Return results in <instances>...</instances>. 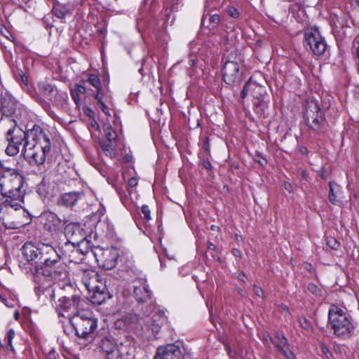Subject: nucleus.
Returning a JSON list of instances; mask_svg holds the SVG:
<instances>
[{"label":"nucleus","instance_id":"f257e3e1","mask_svg":"<svg viewBox=\"0 0 359 359\" xmlns=\"http://www.w3.org/2000/svg\"><path fill=\"white\" fill-rule=\"evenodd\" d=\"M22 252L24 258L32 265L30 271L36 284L35 290L42 292L46 290L53 297L54 292L50 288L51 283L65 280L69 276L61 255L51 245L43 243H25Z\"/></svg>","mask_w":359,"mask_h":359},{"label":"nucleus","instance_id":"f03ea898","mask_svg":"<svg viewBox=\"0 0 359 359\" xmlns=\"http://www.w3.org/2000/svg\"><path fill=\"white\" fill-rule=\"evenodd\" d=\"M22 177L19 174L6 170L0 175V191L4 198L0 207V220H5V213H8L9 208L18 210L22 208Z\"/></svg>","mask_w":359,"mask_h":359},{"label":"nucleus","instance_id":"7ed1b4c3","mask_svg":"<svg viewBox=\"0 0 359 359\" xmlns=\"http://www.w3.org/2000/svg\"><path fill=\"white\" fill-rule=\"evenodd\" d=\"M29 137L30 141H27L22 147L24 156L30 163L41 165L45 162L46 155L50 151V139L37 125L29 130Z\"/></svg>","mask_w":359,"mask_h":359},{"label":"nucleus","instance_id":"20e7f679","mask_svg":"<svg viewBox=\"0 0 359 359\" xmlns=\"http://www.w3.org/2000/svg\"><path fill=\"white\" fill-rule=\"evenodd\" d=\"M68 323L75 335L85 340L93 338L98 325L97 318L88 310H79L74 313L73 316H68Z\"/></svg>","mask_w":359,"mask_h":359},{"label":"nucleus","instance_id":"39448f33","mask_svg":"<svg viewBox=\"0 0 359 359\" xmlns=\"http://www.w3.org/2000/svg\"><path fill=\"white\" fill-rule=\"evenodd\" d=\"M328 323L333 334L338 338L347 339L354 334L355 326L351 316L338 306L332 305L330 308Z\"/></svg>","mask_w":359,"mask_h":359},{"label":"nucleus","instance_id":"423d86ee","mask_svg":"<svg viewBox=\"0 0 359 359\" xmlns=\"http://www.w3.org/2000/svg\"><path fill=\"white\" fill-rule=\"evenodd\" d=\"M6 140L8 143L5 149L6 154L10 156H14L19 153L21 146L23 147L27 141H30L29 130L25 132L15 126L6 132Z\"/></svg>","mask_w":359,"mask_h":359},{"label":"nucleus","instance_id":"0eeeda50","mask_svg":"<svg viewBox=\"0 0 359 359\" xmlns=\"http://www.w3.org/2000/svg\"><path fill=\"white\" fill-rule=\"evenodd\" d=\"M93 255L97 264L107 270L115 267L118 259V252L114 248H103L96 245L93 248Z\"/></svg>","mask_w":359,"mask_h":359},{"label":"nucleus","instance_id":"6e6552de","mask_svg":"<svg viewBox=\"0 0 359 359\" xmlns=\"http://www.w3.org/2000/svg\"><path fill=\"white\" fill-rule=\"evenodd\" d=\"M83 301L79 295L74 294L71 297H62L56 303L55 310L59 317H66L68 319V316H73L72 312L74 310H79L81 306V302Z\"/></svg>","mask_w":359,"mask_h":359},{"label":"nucleus","instance_id":"1a4fd4ad","mask_svg":"<svg viewBox=\"0 0 359 359\" xmlns=\"http://www.w3.org/2000/svg\"><path fill=\"white\" fill-rule=\"evenodd\" d=\"M315 111L306 109L304 113V119L307 126L312 130L318 133H324L325 130L326 120L322 115L319 107L315 105Z\"/></svg>","mask_w":359,"mask_h":359},{"label":"nucleus","instance_id":"9d476101","mask_svg":"<svg viewBox=\"0 0 359 359\" xmlns=\"http://www.w3.org/2000/svg\"><path fill=\"white\" fill-rule=\"evenodd\" d=\"M304 39L306 45L309 46L311 51L316 55H323L327 49V45L325 39L317 31L306 32Z\"/></svg>","mask_w":359,"mask_h":359},{"label":"nucleus","instance_id":"9b49d317","mask_svg":"<svg viewBox=\"0 0 359 359\" xmlns=\"http://www.w3.org/2000/svg\"><path fill=\"white\" fill-rule=\"evenodd\" d=\"M65 234L67 241L77 244L88 239V233L83 226L78 223H69L65 227Z\"/></svg>","mask_w":359,"mask_h":359},{"label":"nucleus","instance_id":"f8f14e48","mask_svg":"<svg viewBox=\"0 0 359 359\" xmlns=\"http://www.w3.org/2000/svg\"><path fill=\"white\" fill-rule=\"evenodd\" d=\"M222 77L228 85L238 84L241 81L238 63L235 61H226L222 68Z\"/></svg>","mask_w":359,"mask_h":359},{"label":"nucleus","instance_id":"ddd939ff","mask_svg":"<svg viewBox=\"0 0 359 359\" xmlns=\"http://www.w3.org/2000/svg\"><path fill=\"white\" fill-rule=\"evenodd\" d=\"M166 317L163 311H158L147 321L145 325L146 331L142 334L144 337L150 338L154 337L161 330V326L165 321Z\"/></svg>","mask_w":359,"mask_h":359},{"label":"nucleus","instance_id":"4468645a","mask_svg":"<svg viewBox=\"0 0 359 359\" xmlns=\"http://www.w3.org/2000/svg\"><path fill=\"white\" fill-rule=\"evenodd\" d=\"M99 346L105 353L107 359H118L119 358V351L111 335L104 336L100 342Z\"/></svg>","mask_w":359,"mask_h":359},{"label":"nucleus","instance_id":"2eb2a0df","mask_svg":"<svg viewBox=\"0 0 359 359\" xmlns=\"http://www.w3.org/2000/svg\"><path fill=\"white\" fill-rule=\"evenodd\" d=\"M181 355L180 348L174 344H170L158 347L154 359H180Z\"/></svg>","mask_w":359,"mask_h":359},{"label":"nucleus","instance_id":"dca6fc26","mask_svg":"<svg viewBox=\"0 0 359 359\" xmlns=\"http://www.w3.org/2000/svg\"><path fill=\"white\" fill-rule=\"evenodd\" d=\"M61 252L69 262L79 264L83 262V256L79 252L76 244L70 242H65L61 247Z\"/></svg>","mask_w":359,"mask_h":359},{"label":"nucleus","instance_id":"f3484780","mask_svg":"<svg viewBox=\"0 0 359 359\" xmlns=\"http://www.w3.org/2000/svg\"><path fill=\"white\" fill-rule=\"evenodd\" d=\"M140 285L135 286L133 288L134 297L139 303L147 302L151 299L152 292L145 278L140 279Z\"/></svg>","mask_w":359,"mask_h":359},{"label":"nucleus","instance_id":"a211bd4d","mask_svg":"<svg viewBox=\"0 0 359 359\" xmlns=\"http://www.w3.org/2000/svg\"><path fill=\"white\" fill-rule=\"evenodd\" d=\"M81 282L89 292L91 290H95L97 286L100 285V283H102L96 272L89 270L83 272Z\"/></svg>","mask_w":359,"mask_h":359},{"label":"nucleus","instance_id":"6ab92c4d","mask_svg":"<svg viewBox=\"0 0 359 359\" xmlns=\"http://www.w3.org/2000/svg\"><path fill=\"white\" fill-rule=\"evenodd\" d=\"M90 300L94 304H102L107 299L110 298L106 285L104 283H100L95 290H91Z\"/></svg>","mask_w":359,"mask_h":359},{"label":"nucleus","instance_id":"aec40b11","mask_svg":"<svg viewBox=\"0 0 359 359\" xmlns=\"http://www.w3.org/2000/svg\"><path fill=\"white\" fill-rule=\"evenodd\" d=\"M83 196L82 191H72L63 194L57 200V203L65 207H72Z\"/></svg>","mask_w":359,"mask_h":359},{"label":"nucleus","instance_id":"412c9836","mask_svg":"<svg viewBox=\"0 0 359 359\" xmlns=\"http://www.w3.org/2000/svg\"><path fill=\"white\" fill-rule=\"evenodd\" d=\"M46 219L45 225L51 231L61 229L66 221L60 219L55 213L48 212L43 214Z\"/></svg>","mask_w":359,"mask_h":359},{"label":"nucleus","instance_id":"4be33fe9","mask_svg":"<svg viewBox=\"0 0 359 359\" xmlns=\"http://www.w3.org/2000/svg\"><path fill=\"white\" fill-rule=\"evenodd\" d=\"M102 93H95V98L97 100V107L104 112L107 116H110L111 114L109 111V107L107 103H111L112 102V96L111 92H107L104 94Z\"/></svg>","mask_w":359,"mask_h":359},{"label":"nucleus","instance_id":"5701e85b","mask_svg":"<svg viewBox=\"0 0 359 359\" xmlns=\"http://www.w3.org/2000/svg\"><path fill=\"white\" fill-rule=\"evenodd\" d=\"M74 10V7L72 4H60L55 3L53 6V13L57 18L61 20L65 18V17L68 15L72 14Z\"/></svg>","mask_w":359,"mask_h":359},{"label":"nucleus","instance_id":"b1692460","mask_svg":"<svg viewBox=\"0 0 359 359\" xmlns=\"http://www.w3.org/2000/svg\"><path fill=\"white\" fill-rule=\"evenodd\" d=\"M36 192L42 199L50 198L53 196V189L48 181L43 178L37 185Z\"/></svg>","mask_w":359,"mask_h":359},{"label":"nucleus","instance_id":"393cba45","mask_svg":"<svg viewBox=\"0 0 359 359\" xmlns=\"http://www.w3.org/2000/svg\"><path fill=\"white\" fill-rule=\"evenodd\" d=\"M67 93L56 88L48 100L57 107H63L67 104Z\"/></svg>","mask_w":359,"mask_h":359},{"label":"nucleus","instance_id":"a878e982","mask_svg":"<svg viewBox=\"0 0 359 359\" xmlns=\"http://www.w3.org/2000/svg\"><path fill=\"white\" fill-rule=\"evenodd\" d=\"M1 110L5 116H12L16 110V103L11 97H4L1 100Z\"/></svg>","mask_w":359,"mask_h":359},{"label":"nucleus","instance_id":"bb28decb","mask_svg":"<svg viewBox=\"0 0 359 359\" xmlns=\"http://www.w3.org/2000/svg\"><path fill=\"white\" fill-rule=\"evenodd\" d=\"M38 86L39 93L48 100L50 99L57 88L54 85L46 81L39 82Z\"/></svg>","mask_w":359,"mask_h":359},{"label":"nucleus","instance_id":"cd10ccee","mask_svg":"<svg viewBox=\"0 0 359 359\" xmlns=\"http://www.w3.org/2000/svg\"><path fill=\"white\" fill-rule=\"evenodd\" d=\"M87 81L93 87L97 89L96 93H102V94H104L107 92H109L108 87H103L101 84V81L98 76L95 74H88V77Z\"/></svg>","mask_w":359,"mask_h":359},{"label":"nucleus","instance_id":"c85d7f7f","mask_svg":"<svg viewBox=\"0 0 359 359\" xmlns=\"http://www.w3.org/2000/svg\"><path fill=\"white\" fill-rule=\"evenodd\" d=\"M208 20V27L210 29L217 27L220 22V16L218 14H207L203 15L201 23L203 25H205V21Z\"/></svg>","mask_w":359,"mask_h":359},{"label":"nucleus","instance_id":"c756f323","mask_svg":"<svg viewBox=\"0 0 359 359\" xmlns=\"http://www.w3.org/2000/svg\"><path fill=\"white\" fill-rule=\"evenodd\" d=\"M76 245L77 247L79 252L82 254L83 261H84V257L86 255H87L89 252H91L93 254V248L96 246L93 245L88 239L81 242V243H77L76 244Z\"/></svg>","mask_w":359,"mask_h":359},{"label":"nucleus","instance_id":"7c9ffc66","mask_svg":"<svg viewBox=\"0 0 359 359\" xmlns=\"http://www.w3.org/2000/svg\"><path fill=\"white\" fill-rule=\"evenodd\" d=\"M254 111L259 117L264 116L265 110L268 107V104L264 100H258L254 102Z\"/></svg>","mask_w":359,"mask_h":359},{"label":"nucleus","instance_id":"2f4dec72","mask_svg":"<svg viewBox=\"0 0 359 359\" xmlns=\"http://www.w3.org/2000/svg\"><path fill=\"white\" fill-rule=\"evenodd\" d=\"M275 346L287 359H295V355L289 348V344L283 346L280 344H275Z\"/></svg>","mask_w":359,"mask_h":359},{"label":"nucleus","instance_id":"473e14b6","mask_svg":"<svg viewBox=\"0 0 359 359\" xmlns=\"http://www.w3.org/2000/svg\"><path fill=\"white\" fill-rule=\"evenodd\" d=\"M318 348H319L320 351V355L325 359H330L332 354L330 351V349L326 346V344L323 342L322 341H318Z\"/></svg>","mask_w":359,"mask_h":359},{"label":"nucleus","instance_id":"72a5a7b5","mask_svg":"<svg viewBox=\"0 0 359 359\" xmlns=\"http://www.w3.org/2000/svg\"><path fill=\"white\" fill-rule=\"evenodd\" d=\"M100 147L103 152L110 157L115 156V149L112 147V142H101Z\"/></svg>","mask_w":359,"mask_h":359},{"label":"nucleus","instance_id":"f704fd0d","mask_svg":"<svg viewBox=\"0 0 359 359\" xmlns=\"http://www.w3.org/2000/svg\"><path fill=\"white\" fill-rule=\"evenodd\" d=\"M105 137L108 142L114 141L116 138V133L111 128V125L107 124L104 127Z\"/></svg>","mask_w":359,"mask_h":359},{"label":"nucleus","instance_id":"c9c22d12","mask_svg":"<svg viewBox=\"0 0 359 359\" xmlns=\"http://www.w3.org/2000/svg\"><path fill=\"white\" fill-rule=\"evenodd\" d=\"M329 187H330V193H329V196H328L329 201L334 205H338L340 203V201L337 198V196L334 192V188H333L332 182L329 183Z\"/></svg>","mask_w":359,"mask_h":359},{"label":"nucleus","instance_id":"e433bc0d","mask_svg":"<svg viewBox=\"0 0 359 359\" xmlns=\"http://www.w3.org/2000/svg\"><path fill=\"white\" fill-rule=\"evenodd\" d=\"M15 333L14 330L11 328L8 331V333L6 335L7 343H8V345L11 351H14V348L13 346L12 341H13V339L15 337Z\"/></svg>","mask_w":359,"mask_h":359},{"label":"nucleus","instance_id":"4c0bfd02","mask_svg":"<svg viewBox=\"0 0 359 359\" xmlns=\"http://www.w3.org/2000/svg\"><path fill=\"white\" fill-rule=\"evenodd\" d=\"M298 321L301 327L306 330H309L311 328V323L307 318L304 317H299Z\"/></svg>","mask_w":359,"mask_h":359},{"label":"nucleus","instance_id":"58836bf2","mask_svg":"<svg viewBox=\"0 0 359 359\" xmlns=\"http://www.w3.org/2000/svg\"><path fill=\"white\" fill-rule=\"evenodd\" d=\"M308 290L316 296L320 294L321 290L314 283H309L307 287Z\"/></svg>","mask_w":359,"mask_h":359},{"label":"nucleus","instance_id":"ea45409f","mask_svg":"<svg viewBox=\"0 0 359 359\" xmlns=\"http://www.w3.org/2000/svg\"><path fill=\"white\" fill-rule=\"evenodd\" d=\"M141 212L143 215L144 219L149 220L151 219V212L148 205H142L141 208Z\"/></svg>","mask_w":359,"mask_h":359},{"label":"nucleus","instance_id":"a19ab883","mask_svg":"<svg viewBox=\"0 0 359 359\" xmlns=\"http://www.w3.org/2000/svg\"><path fill=\"white\" fill-rule=\"evenodd\" d=\"M276 337L278 340V343H276V344H280L282 346L288 345L287 339L285 338L283 332L277 333Z\"/></svg>","mask_w":359,"mask_h":359},{"label":"nucleus","instance_id":"79ce46f5","mask_svg":"<svg viewBox=\"0 0 359 359\" xmlns=\"http://www.w3.org/2000/svg\"><path fill=\"white\" fill-rule=\"evenodd\" d=\"M353 48L355 53V57H359V35L356 36L353 41Z\"/></svg>","mask_w":359,"mask_h":359},{"label":"nucleus","instance_id":"37998d69","mask_svg":"<svg viewBox=\"0 0 359 359\" xmlns=\"http://www.w3.org/2000/svg\"><path fill=\"white\" fill-rule=\"evenodd\" d=\"M227 13H228V14H229L231 17H232V18H238V15H239V12H238V11L236 8H234V7H230V8H228V10H227Z\"/></svg>","mask_w":359,"mask_h":359},{"label":"nucleus","instance_id":"c03bdc74","mask_svg":"<svg viewBox=\"0 0 359 359\" xmlns=\"http://www.w3.org/2000/svg\"><path fill=\"white\" fill-rule=\"evenodd\" d=\"M250 87V82H247L245 84L243 90L241 91L240 95H241V98H243V99L245 98V97L247 96L248 91L249 90Z\"/></svg>","mask_w":359,"mask_h":359},{"label":"nucleus","instance_id":"a18cd8bd","mask_svg":"<svg viewBox=\"0 0 359 359\" xmlns=\"http://www.w3.org/2000/svg\"><path fill=\"white\" fill-rule=\"evenodd\" d=\"M253 292L257 297H263V295H264L263 290L260 287H259V286H257L256 285H255L253 286Z\"/></svg>","mask_w":359,"mask_h":359},{"label":"nucleus","instance_id":"49530a36","mask_svg":"<svg viewBox=\"0 0 359 359\" xmlns=\"http://www.w3.org/2000/svg\"><path fill=\"white\" fill-rule=\"evenodd\" d=\"M203 148L207 152V154L210 153V145L208 137H205L203 142Z\"/></svg>","mask_w":359,"mask_h":359},{"label":"nucleus","instance_id":"de8ad7c7","mask_svg":"<svg viewBox=\"0 0 359 359\" xmlns=\"http://www.w3.org/2000/svg\"><path fill=\"white\" fill-rule=\"evenodd\" d=\"M72 99L74 100V101L75 102V103L76 104H79V103L80 102V97L79 95V93L75 90L72 91Z\"/></svg>","mask_w":359,"mask_h":359},{"label":"nucleus","instance_id":"09e8293b","mask_svg":"<svg viewBox=\"0 0 359 359\" xmlns=\"http://www.w3.org/2000/svg\"><path fill=\"white\" fill-rule=\"evenodd\" d=\"M137 184V180L135 177H131L128 182V185L130 187H135Z\"/></svg>","mask_w":359,"mask_h":359},{"label":"nucleus","instance_id":"8fccbe9b","mask_svg":"<svg viewBox=\"0 0 359 359\" xmlns=\"http://www.w3.org/2000/svg\"><path fill=\"white\" fill-rule=\"evenodd\" d=\"M328 245L332 249H336L339 246V243L334 239H332V241H330V243H328Z\"/></svg>","mask_w":359,"mask_h":359},{"label":"nucleus","instance_id":"3c124183","mask_svg":"<svg viewBox=\"0 0 359 359\" xmlns=\"http://www.w3.org/2000/svg\"><path fill=\"white\" fill-rule=\"evenodd\" d=\"M203 165L204 168H205L207 170L212 169V165L208 160H203Z\"/></svg>","mask_w":359,"mask_h":359},{"label":"nucleus","instance_id":"603ef678","mask_svg":"<svg viewBox=\"0 0 359 359\" xmlns=\"http://www.w3.org/2000/svg\"><path fill=\"white\" fill-rule=\"evenodd\" d=\"M56 355L57 353L54 350H52L48 353V359H56Z\"/></svg>","mask_w":359,"mask_h":359},{"label":"nucleus","instance_id":"864d4df0","mask_svg":"<svg viewBox=\"0 0 359 359\" xmlns=\"http://www.w3.org/2000/svg\"><path fill=\"white\" fill-rule=\"evenodd\" d=\"M208 249L209 250H212V251H215L217 250V247L215 244H213L212 243L208 241Z\"/></svg>","mask_w":359,"mask_h":359},{"label":"nucleus","instance_id":"5fc2aeb1","mask_svg":"<svg viewBox=\"0 0 359 359\" xmlns=\"http://www.w3.org/2000/svg\"><path fill=\"white\" fill-rule=\"evenodd\" d=\"M0 301L2 302L6 306L11 307L12 306L8 304V301L2 296L0 295Z\"/></svg>","mask_w":359,"mask_h":359},{"label":"nucleus","instance_id":"6e6d98bb","mask_svg":"<svg viewBox=\"0 0 359 359\" xmlns=\"http://www.w3.org/2000/svg\"><path fill=\"white\" fill-rule=\"evenodd\" d=\"M234 256L240 257L241 255V252L238 249H233L232 251Z\"/></svg>","mask_w":359,"mask_h":359},{"label":"nucleus","instance_id":"4d7b16f0","mask_svg":"<svg viewBox=\"0 0 359 359\" xmlns=\"http://www.w3.org/2000/svg\"><path fill=\"white\" fill-rule=\"evenodd\" d=\"M79 93H84L86 92V88L82 86H78V91Z\"/></svg>","mask_w":359,"mask_h":359},{"label":"nucleus","instance_id":"13d9d810","mask_svg":"<svg viewBox=\"0 0 359 359\" xmlns=\"http://www.w3.org/2000/svg\"><path fill=\"white\" fill-rule=\"evenodd\" d=\"M6 37L11 41L15 43V37L12 34H9V35L6 36Z\"/></svg>","mask_w":359,"mask_h":359},{"label":"nucleus","instance_id":"bf43d9fd","mask_svg":"<svg viewBox=\"0 0 359 359\" xmlns=\"http://www.w3.org/2000/svg\"><path fill=\"white\" fill-rule=\"evenodd\" d=\"M355 65L357 73L359 74V57H356Z\"/></svg>","mask_w":359,"mask_h":359},{"label":"nucleus","instance_id":"052dcab7","mask_svg":"<svg viewBox=\"0 0 359 359\" xmlns=\"http://www.w3.org/2000/svg\"><path fill=\"white\" fill-rule=\"evenodd\" d=\"M98 32H99L100 34H102V35H105V34H106V33H107V30H106L104 28H103V29H98Z\"/></svg>","mask_w":359,"mask_h":359},{"label":"nucleus","instance_id":"680f3d73","mask_svg":"<svg viewBox=\"0 0 359 359\" xmlns=\"http://www.w3.org/2000/svg\"><path fill=\"white\" fill-rule=\"evenodd\" d=\"M238 279H239V280H241V281L245 282V280H244L245 274H244V273H239V275H238Z\"/></svg>","mask_w":359,"mask_h":359},{"label":"nucleus","instance_id":"e2e57ef3","mask_svg":"<svg viewBox=\"0 0 359 359\" xmlns=\"http://www.w3.org/2000/svg\"><path fill=\"white\" fill-rule=\"evenodd\" d=\"M63 330H64V332H65L67 335H68V336H69V335L72 333V330H70V332H68V331H67V327H66L65 326H63Z\"/></svg>","mask_w":359,"mask_h":359},{"label":"nucleus","instance_id":"0e129e2a","mask_svg":"<svg viewBox=\"0 0 359 359\" xmlns=\"http://www.w3.org/2000/svg\"><path fill=\"white\" fill-rule=\"evenodd\" d=\"M196 63V61L195 60H189V65L191 66V67H194Z\"/></svg>","mask_w":359,"mask_h":359},{"label":"nucleus","instance_id":"69168bd1","mask_svg":"<svg viewBox=\"0 0 359 359\" xmlns=\"http://www.w3.org/2000/svg\"><path fill=\"white\" fill-rule=\"evenodd\" d=\"M20 317V313H19V311H15V313H14V318L15 320H18Z\"/></svg>","mask_w":359,"mask_h":359},{"label":"nucleus","instance_id":"338daca9","mask_svg":"<svg viewBox=\"0 0 359 359\" xmlns=\"http://www.w3.org/2000/svg\"><path fill=\"white\" fill-rule=\"evenodd\" d=\"M283 309L284 311H285L286 312L289 313V309H288V308L286 306H284Z\"/></svg>","mask_w":359,"mask_h":359},{"label":"nucleus","instance_id":"774afa93","mask_svg":"<svg viewBox=\"0 0 359 359\" xmlns=\"http://www.w3.org/2000/svg\"><path fill=\"white\" fill-rule=\"evenodd\" d=\"M97 212H100V214L101 215H103V214H104V213H103V210H98Z\"/></svg>","mask_w":359,"mask_h":359}]
</instances>
